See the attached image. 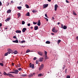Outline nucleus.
<instances>
[{
	"mask_svg": "<svg viewBox=\"0 0 78 78\" xmlns=\"http://www.w3.org/2000/svg\"><path fill=\"white\" fill-rule=\"evenodd\" d=\"M52 31L53 33H57L58 30H55V27H54L52 28Z\"/></svg>",
	"mask_w": 78,
	"mask_h": 78,
	"instance_id": "nucleus-1",
	"label": "nucleus"
},
{
	"mask_svg": "<svg viewBox=\"0 0 78 78\" xmlns=\"http://www.w3.org/2000/svg\"><path fill=\"white\" fill-rule=\"evenodd\" d=\"M58 6L57 4L55 5V11H56L57 10V9H58Z\"/></svg>",
	"mask_w": 78,
	"mask_h": 78,
	"instance_id": "nucleus-2",
	"label": "nucleus"
},
{
	"mask_svg": "<svg viewBox=\"0 0 78 78\" xmlns=\"http://www.w3.org/2000/svg\"><path fill=\"white\" fill-rule=\"evenodd\" d=\"M8 76H9V77H14V76L12 75V74H10L9 73H8Z\"/></svg>",
	"mask_w": 78,
	"mask_h": 78,
	"instance_id": "nucleus-3",
	"label": "nucleus"
},
{
	"mask_svg": "<svg viewBox=\"0 0 78 78\" xmlns=\"http://www.w3.org/2000/svg\"><path fill=\"white\" fill-rule=\"evenodd\" d=\"M48 6V4H44L43 5V8H47Z\"/></svg>",
	"mask_w": 78,
	"mask_h": 78,
	"instance_id": "nucleus-4",
	"label": "nucleus"
},
{
	"mask_svg": "<svg viewBox=\"0 0 78 78\" xmlns=\"http://www.w3.org/2000/svg\"><path fill=\"white\" fill-rule=\"evenodd\" d=\"M27 30V28H24L22 29V32L23 33H25V31Z\"/></svg>",
	"mask_w": 78,
	"mask_h": 78,
	"instance_id": "nucleus-5",
	"label": "nucleus"
},
{
	"mask_svg": "<svg viewBox=\"0 0 78 78\" xmlns=\"http://www.w3.org/2000/svg\"><path fill=\"white\" fill-rule=\"evenodd\" d=\"M37 25L38 26H40L41 25V21L40 20H38Z\"/></svg>",
	"mask_w": 78,
	"mask_h": 78,
	"instance_id": "nucleus-6",
	"label": "nucleus"
},
{
	"mask_svg": "<svg viewBox=\"0 0 78 78\" xmlns=\"http://www.w3.org/2000/svg\"><path fill=\"white\" fill-rule=\"evenodd\" d=\"M13 42H14V43H18L19 42V41L17 40H16L15 41H12Z\"/></svg>",
	"mask_w": 78,
	"mask_h": 78,
	"instance_id": "nucleus-7",
	"label": "nucleus"
},
{
	"mask_svg": "<svg viewBox=\"0 0 78 78\" xmlns=\"http://www.w3.org/2000/svg\"><path fill=\"white\" fill-rule=\"evenodd\" d=\"M38 29V26H36L34 27V30H37Z\"/></svg>",
	"mask_w": 78,
	"mask_h": 78,
	"instance_id": "nucleus-8",
	"label": "nucleus"
},
{
	"mask_svg": "<svg viewBox=\"0 0 78 78\" xmlns=\"http://www.w3.org/2000/svg\"><path fill=\"white\" fill-rule=\"evenodd\" d=\"M11 10L10 9H9L7 10V12L8 13V14H9V13H11Z\"/></svg>",
	"mask_w": 78,
	"mask_h": 78,
	"instance_id": "nucleus-9",
	"label": "nucleus"
},
{
	"mask_svg": "<svg viewBox=\"0 0 78 78\" xmlns=\"http://www.w3.org/2000/svg\"><path fill=\"white\" fill-rule=\"evenodd\" d=\"M16 33H21V31L20 30H16Z\"/></svg>",
	"mask_w": 78,
	"mask_h": 78,
	"instance_id": "nucleus-10",
	"label": "nucleus"
},
{
	"mask_svg": "<svg viewBox=\"0 0 78 78\" xmlns=\"http://www.w3.org/2000/svg\"><path fill=\"white\" fill-rule=\"evenodd\" d=\"M38 55H40L41 56H42V53L41 52H38Z\"/></svg>",
	"mask_w": 78,
	"mask_h": 78,
	"instance_id": "nucleus-11",
	"label": "nucleus"
},
{
	"mask_svg": "<svg viewBox=\"0 0 78 78\" xmlns=\"http://www.w3.org/2000/svg\"><path fill=\"white\" fill-rule=\"evenodd\" d=\"M39 61H40V62H42V61H43V58H40L39 60Z\"/></svg>",
	"mask_w": 78,
	"mask_h": 78,
	"instance_id": "nucleus-12",
	"label": "nucleus"
},
{
	"mask_svg": "<svg viewBox=\"0 0 78 78\" xmlns=\"http://www.w3.org/2000/svg\"><path fill=\"white\" fill-rule=\"evenodd\" d=\"M33 76V74L31 73L30 74H29L28 76L29 78H31Z\"/></svg>",
	"mask_w": 78,
	"mask_h": 78,
	"instance_id": "nucleus-13",
	"label": "nucleus"
},
{
	"mask_svg": "<svg viewBox=\"0 0 78 78\" xmlns=\"http://www.w3.org/2000/svg\"><path fill=\"white\" fill-rule=\"evenodd\" d=\"M18 72H19V70H18L17 69H16L15 71V73H16V74H17L18 73Z\"/></svg>",
	"mask_w": 78,
	"mask_h": 78,
	"instance_id": "nucleus-14",
	"label": "nucleus"
},
{
	"mask_svg": "<svg viewBox=\"0 0 78 78\" xmlns=\"http://www.w3.org/2000/svg\"><path fill=\"white\" fill-rule=\"evenodd\" d=\"M67 26L66 25H64L63 26V29H64V30H66V29H67Z\"/></svg>",
	"mask_w": 78,
	"mask_h": 78,
	"instance_id": "nucleus-15",
	"label": "nucleus"
},
{
	"mask_svg": "<svg viewBox=\"0 0 78 78\" xmlns=\"http://www.w3.org/2000/svg\"><path fill=\"white\" fill-rule=\"evenodd\" d=\"M9 20H10V17L7 18V19H6V20H5V21L6 22H7V21H9Z\"/></svg>",
	"mask_w": 78,
	"mask_h": 78,
	"instance_id": "nucleus-16",
	"label": "nucleus"
},
{
	"mask_svg": "<svg viewBox=\"0 0 78 78\" xmlns=\"http://www.w3.org/2000/svg\"><path fill=\"white\" fill-rule=\"evenodd\" d=\"M26 16H30V12H27Z\"/></svg>",
	"mask_w": 78,
	"mask_h": 78,
	"instance_id": "nucleus-17",
	"label": "nucleus"
},
{
	"mask_svg": "<svg viewBox=\"0 0 78 78\" xmlns=\"http://www.w3.org/2000/svg\"><path fill=\"white\" fill-rule=\"evenodd\" d=\"M20 43H21V44H23V43H24L25 42V40H23L21 41V42H19Z\"/></svg>",
	"mask_w": 78,
	"mask_h": 78,
	"instance_id": "nucleus-18",
	"label": "nucleus"
},
{
	"mask_svg": "<svg viewBox=\"0 0 78 78\" xmlns=\"http://www.w3.org/2000/svg\"><path fill=\"white\" fill-rule=\"evenodd\" d=\"M46 44H50V42L49 41H47L46 42Z\"/></svg>",
	"mask_w": 78,
	"mask_h": 78,
	"instance_id": "nucleus-19",
	"label": "nucleus"
},
{
	"mask_svg": "<svg viewBox=\"0 0 78 78\" xmlns=\"http://www.w3.org/2000/svg\"><path fill=\"white\" fill-rule=\"evenodd\" d=\"M73 14H74V15H75V16H76V13L75 12V11H73Z\"/></svg>",
	"mask_w": 78,
	"mask_h": 78,
	"instance_id": "nucleus-20",
	"label": "nucleus"
},
{
	"mask_svg": "<svg viewBox=\"0 0 78 78\" xmlns=\"http://www.w3.org/2000/svg\"><path fill=\"white\" fill-rule=\"evenodd\" d=\"M3 75H7L8 76V73H6L5 72H4V73H3Z\"/></svg>",
	"mask_w": 78,
	"mask_h": 78,
	"instance_id": "nucleus-21",
	"label": "nucleus"
},
{
	"mask_svg": "<svg viewBox=\"0 0 78 78\" xmlns=\"http://www.w3.org/2000/svg\"><path fill=\"white\" fill-rule=\"evenodd\" d=\"M37 12V11L36 10H32V12H33V13H35Z\"/></svg>",
	"mask_w": 78,
	"mask_h": 78,
	"instance_id": "nucleus-22",
	"label": "nucleus"
},
{
	"mask_svg": "<svg viewBox=\"0 0 78 78\" xmlns=\"http://www.w3.org/2000/svg\"><path fill=\"white\" fill-rule=\"evenodd\" d=\"M34 64H33L32 65V66H31V67L32 68V69H34Z\"/></svg>",
	"mask_w": 78,
	"mask_h": 78,
	"instance_id": "nucleus-23",
	"label": "nucleus"
},
{
	"mask_svg": "<svg viewBox=\"0 0 78 78\" xmlns=\"http://www.w3.org/2000/svg\"><path fill=\"white\" fill-rule=\"evenodd\" d=\"M18 9H22V7L21 6H19L17 7Z\"/></svg>",
	"mask_w": 78,
	"mask_h": 78,
	"instance_id": "nucleus-24",
	"label": "nucleus"
},
{
	"mask_svg": "<svg viewBox=\"0 0 78 78\" xmlns=\"http://www.w3.org/2000/svg\"><path fill=\"white\" fill-rule=\"evenodd\" d=\"M18 53V52H17V51H14V54H17Z\"/></svg>",
	"mask_w": 78,
	"mask_h": 78,
	"instance_id": "nucleus-25",
	"label": "nucleus"
},
{
	"mask_svg": "<svg viewBox=\"0 0 78 78\" xmlns=\"http://www.w3.org/2000/svg\"><path fill=\"white\" fill-rule=\"evenodd\" d=\"M17 15L19 17H20L21 16V15H20V13H18L17 14Z\"/></svg>",
	"mask_w": 78,
	"mask_h": 78,
	"instance_id": "nucleus-26",
	"label": "nucleus"
},
{
	"mask_svg": "<svg viewBox=\"0 0 78 78\" xmlns=\"http://www.w3.org/2000/svg\"><path fill=\"white\" fill-rule=\"evenodd\" d=\"M20 67V64H18L17 66H16V67Z\"/></svg>",
	"mask_w": 78,
	"mask_h": 78,
	"instance_id": "nucleus-27",
	"label": "nucleus"
},
{
	"mask_svg": "<svg viewBox=\"0 0 78 78\" xmlns=\"http://www.w3.org/2000/svg\"><path fill=\"white\" fill-rule=\"evenodd\" d=\"M32 66V64H31V63H30L29 64L30 68H31V67Z\"/></svg>",
	"mask_w": 78,
	"mask_h": 78,
	"instance_id": "nucleus-28",
	"label": "nucleus"
},
{
	"mask_svg": "<svg viewBox=\"0 0 78 78\" xmlns=\"http://www.w3.org/2000/svg\"><path fill=\"white\" fill-rule=\"evenodd\" d=\"M25 21H22V25H24V24H25Z\"/></svg>",
	"mask_w": 78,
	"mask_h": 78,
	"instance_id": "nucleus-29",
	"label": "nucleus"
},
{
	"mask_svg": "<svg viewBox=\"0 0 78 78\" xmlns=\"http://www.w3.org/2000/svg\"><path fill=\"white\" fill-rule=\"evenodd\" d=\"M8 51H12V50L11 49H8Z\"/></svg>",
	"mask_w": 78,
	"mask_h": 78,
	"instance_id": "nucleus-30",
	"label": "nucleus"
},
{
	"mask_svg": "<svg viewBox=\"0 0 78 78\" xmlns=\"http://www.w3.org/2000/svg\"><path fill=\"white\" fill-rule=\"evenodd\" d=\"M61 40H58V42H57L58 44H59L60 42H61Z\"/></svg>",
	"mask_w": 78,
	"mask_h": 78,
	"instance_id": "nucleus-31",
	"label": "nucleus"
},
{
	"mask_svg": "<svg viewBox=\"0 0 78 78\" xmlns=\"http://www.w3.org/2000/svg\"><path fill=\"white\" fill-rule=\"evenodd\" d=\"M26 6L27 8H29V5H27L26 4L25 5Z\"/></svg>",
	"mask_w": 78,
	"mask_h": 78,
	"instance_id": "nucleus-32",
	"label": "nucleus"
},
{
	"mask_svg": "<svg viewBox=\"0 0 78 78\" xmlns=\"http://www.w3.org/2000/svg\"><path fill=\"white\" fill-rule=\"evenodd\" d=\"M43 68H42V67H41V66L40 67V68H39V70H42Z\"/></svg>",
	"mask_w": 78,
	"mask_h": 78,
	"instance_id": "nucleus-33",
	"label": "nucleus"
},
{
	"mask_svg": "<svg viewBox=\"0 0 78 78\" xmlns=\"http://www.w3.org/2000/svg\"><path fill=\"white\" fill-rule=\"evenodd\" d=\"M30 52V50L27 49L26 51V53H29Z\"/></svg>",
	"mask_w": 78,
	"mask_h": 78,
	"instance_id": "nucleus-34",
	"label": "nucleus"
},
{
	"mask_svg": "<svg viewBox=\"0 0 78 78\" xmlns=\"http://www.w3.org/2000/svg\"><path fill=\"white\" fill-rule=\"evenodd\" d=\"M0 66H3V64L2 63H0Z\"/></svg>",
	"mask_w": 78,
	"mask_h": 78,
	"instance_id": "nucleus-35",
	"label": "nucleus"
},
{
	"mask_svg": "<svg viewBox=\"0 0 78 78\" xmlns=\"http://www.w3.org/2000/svg\"><path fill=\"white\" fill-rule=\"evenodd\" d=\"M21 76H27V75L26 74H23L21 75Z\"/></svg>",
	"mask_w": 78,
	"mask_h": 78,
	"instance_id": "nucleus-36",
	"label": "nucleus"
},
{
	"mask_svg": "<svg viewBox=\"0 0 78 78\" xmlns=\"http://www.w3.org/2000/svg\"><path fill=\"white\" fill-rule=\"evenodd\" d=\"M45 59H48V57H47V55H45Z\"/></svg>",
	"mask_w": 78,
	"mask_h": 78,
	"instance_id": "nucleus-37",
	"label": "nucleus"
},
{
	"mask_svg": "<svg viewBox=\"0 0 78 78\" xmlns=\"http://www.w3.org/2000/svg\"><path fill=\"white\" fill-rule=\"evenodd\" d=\"M44 64H42L40 66V67H42V68H43V67H44Z\"/></svg>",
	"mask_w": 78,
	"mask_h": 78,
	"instance_id": "nucleus-38",
	"label": "nucleus"
},
{
	"mask_svg": "<svg viewBox=\"0 0 78 78\" xmlns=\"http://www.w3.org/2000/svg\"><path fill=\"white\" fill-rule=\"evenodd\" d=\"M8 55V53H6L5 54V56H7Z\"/></svg>",
	"mask_w": 78,
	"mask_h": 78,
	"instance_id": "nucleus-39",
	"label": "nucleus"
},
{
	"mask_svg": "<svg viewBox=\"0 0 78 78\" xmlns=\"http://www.w3.org/2000/svg\"><path fill=\"white\" fill-rule=\"evenodd\" d=\"M45 16H46V17H47V18H48V17L47 16V15L46 14H45Z\"/></svg>",
	"mask_w": 78,
	"mask_h": 78,
	"instance_id": "nucleus-40",
	"label": "nucleus"
},
{
	"mask_svg": "<svg viewBox=\"0 0 78 78\" xmlns=\"http://www.w3.org/2000/svg\"><path fill=\"white\" fill-rule=\"evenodd\" d=\"M44 53H45V55H47V52L46 51H45L44 52Z\"/></svg>",
	"mask_w": 78,
	"mask_h": 78,
	"instance_id": "nucleus-41",
	"label": "nucleus"
},
{
	"mask_svg": "<svg viewBox=\"0 0 78 78\" xmlns=\"http://www.w3.org/2000/svg\"><path fill=\"white\" fill-rule=\"evenodd\" d=\"M38 76H42V74H38Z\"/></svg>",
	"mask_w": 78,
	"mask_h": 78,
	"instance_id": "nucleus-42",
	"label": "nucleus"
},
{
	"mask_svg": "<svg viewBox=\"0 0 78 78\" xmlns=\"http://www.w3.org/2000/svg\"><path fill=\"white\" fill-rule=\"evenodd\" d=\"M66 78H70V76H66Z\"/></svg>",
	"mask_w": 78,
	"mask_h": 78,
	"instance_id": "nucleus-43",
	"label": "nucleus"
},
{
	"mask_svg": "<svg viewBox=\"0 0 78 78\" xmlns=\"http://www.w3.org/2000/svg\"><path fill=\"white\" fill-rule=\"evenodd\" d=\"M38 63H39V61L37 60H36V64H38Z\"/></svg>",
	"mask_w": 78,
	"mask_h": 78,
	"instance_id": "nucleus-44",
	"label": "nucleus"
},
{
	"mask_svg": "<svg viewBox=\"0 0 78 78\" xmlns=\"http://www.w3.org/2000/svg\"><path fill=\"white\" fill-rule=\"evenodd\" d=\"M18 70L20 71V70H22V68H20L19 69H18Z\"/></svg>",
	"mask_w": 78,
	"mask_h": 78,
	"instance_id": "nucleus-45",
	"label": "nucleus"
},
{
	"mask_svg": "<svg viewBox=\"0 0 78 78\" xmlns=\"http://www.w3.org/2000/svg\"><path fill=\"white\" fill-rule=\"evenodd\" d=\"M9 73H15V72H10Z\"/></svg>",
	"mask_w": 78,
	"mask_h": 78,
	"instance_id": "nucleus-46",
	"label": "nucleus"
},
{
	"mask_svg": "<svg viewBox=\"0 0 78 78\" xmlns=\"http://www.w3.org/2000/svg\"><path fill=\"white\" fill-rule=\"evenodd\" d=\"M33 24H34V25H36V24H37V23H36L35 22H33Z\"/></svg>",
	"mask_w": 78,
	"mask_h": 78,
	"instance_id": "nucleus-47",
	"label": "nucleus"
},
{
	"mask_svg": "<svg viewBox=\"0 0 78 78\" xmlns=\"http://www.w3.org/2000/svg\"><path fill=\"white\" fill-rule=\"evenodd\" d=\"M63 24H61V28H63Z\"/></svg>",
	"mask_w": 78,
	"mask_h": 78,
	"instance_id": "nucleus-48",
	"label": "nucleus"
},
{
	"mask_svg": "<svg viewBox=\"0 0 78 78\" xmlns=\"http://www.w3.org/2000/svg\"><path fill=\"white\" fill-rule=\"evenodd\" d=\"M13 38L14 39H17V37L16 36H14L13 37Z\"/></svg>",
	"mask_w": 78,
	"mask_h": 78,
	"instance_id": "nucleus-49",
	"label": "nucleus"
},
{
	"mask_svg": "<svg viewBox=\"0 0 78 78\" xmlns=\"http://www.w3.org/2000/svg\"><path fill=\"white\" fill-rule=\"evenodd\" d=\"M44 19H46V21H48V19H47V18H44Z\"/></svg>",
	"mask_w": 78,
	"mask_h": 78,
	"instance_id": "nucleus-50",
	"label": "nucleus"
},
{
	"mask_svg": "<svg viewBox=\"0 0 78 78\" xmlns=\"http://www.w3.org/2000/svg\"><path fill=\"white\" fill-rule=\"evenodd\" d=\"M2 2H1V1H0V6H2Z\"/></svg>",
	"mask_w": 78,
	"mask_h": 78,
	"instance_id": "nucleus-51",
	"label": "nucleus"
},
{
	"mask_svg": "<svg viewBox=\"0 0 78 78\" xmlns=\"http://www.w3.org/2000/svg\"><path fill=\"white\" fill-rule=\"evenodd\" d=\"M36 59H37V58L36 57H34V60H36Z\"/></svg>",
	"mask_w": 78,
	"mask_h": 78,
	"instance_id": "nucleus-52",
	"label": "nucleus"
},
{
	"mask_svg": "<svg viewBox=\"0 0 78 78\" xmlns=\"http://www.w3.org/2000/svg\"><path fill=\"white\" fill-rule=\"evenodd\" d=\"M66 2L67 3H69V1H68L67 0H66Z\"/></svg>",
	"mask_w": 78,
	"mask_h": 78,
	"instance_id": "nucleus-53",
	"label": "nucleus"
},
{
	"mask_svg": "<svg viewBox=\"0 0 78 78\" xmlns=\"http://www.w3.org/2000/svg\"><path fill=\"white\" fill-rule=\"evenodd\" d=\"M27 26H28V27H30V23H28L27 24Z\"/></svg>",
	"mask_w": 78,
	"mask_h": 78,
	"instance_id": "nucleus-54",
	"label": "nucleus"
},
{
	"mask_svg": "<svg viewBox=\"0 0 78 78\" xmlns=\"http://www.w3.org/2000/svg\"><path fill=\"white\" fill-rule=\"evenodd\" d=\"M2 26V23H0V27H1Z\"/></svg>",
	"mask_w": 78,
	"mask_h": 78,
	"instance_id": "nucleus-55",
	"label": "nucleus"
},
{
	"mask_svg": "<svg viewBox=\"0 0 78 78\" xmlns=\"http://www.w3.org/2000/svg\"><path fill=\"white\" fill-rule=\"evenodd\" d=\"M65 66L64 65H63V67L62 68V69H64V68H65Z\"/></svg>",
	"mask_w": 78,
	"mask_h": 78,
	"instance_id": "nucleus-56",
	"label": "nucleus"
},
{
	"mask_svg": "<svg viewBox=\"0 0 78 78\" xmlns=\"http://www.w3.org/2000/svg\"><path fill=\"white\" fill-rule=\"evenodd\" d=\"M9 5V3H8L7 4H6V6H8V5Z\"/></svg>",
	"mask_w": 78,
	"mask_h": 78,
	"instance_id": "nucleus-57",
	"label": "nucleus"
},
{
	"mask_svg": "<svg viewBox=\"0 0 78 78\" xmlns=\"http://www.w3.org/2000/svg\"><path fill=\"white\" fill-rule=\"evenodd\" d=\"M65 73H67V69H66L65 70Z\"/></svg>",
	"mask_w": 78,
	"mask_h": 78,
	"instance_id": "nucleus-58",
	"label": "nucleus"
},
{
	"mask_svg": "<svg viewBox=\"0 0 78 78\" xmlns=\"http://www.w3.org/2000/svg\"><path fill=\"white\" fill-rule=\"evenodd\" d=\"M52 35H55V34L53 33H51Z\"/></svg>",
	"mask_w": 78,
	"mask_h": 78,
	"instance_id": "nucleus-59",
	"label": "nucleus"
},
{
	"mask_svg": "<svg viewBox=\"0 0 78 78\" xmlns=\"http://www.w3.org/2000/svg\"><path fill=\"white\" fill-rule=\"evenodd\" d=\"M16 69H13V71H14V72H15V71L16 70Z\"/></svg>",
	"mask_w": 78,
	"mask_h": 78,
	"instance_id": "nucleus-60",
	"label": "nucleus"
},
{
	"mask_svg": "<svg viewBox=\"0 0 78 78\" xmlns=\"http://www.w3.org/2000/svg\"><path fill=\"white\" fill-rule=\"evenodd\" d=\"M12 65L14 66V64L13 63H12Z\"/></svg>",
	"mask_w": 78,
	"mask_h": 78,
	"instance_id": "nucleus-61",
	"label": "nucleus"
},
{
	"mask_svg": "<svg viewBox=\"0 0 78 78\" xmlns=\"http://www.w3.org/2000/svg\"><path fill=\"white\" fill-rule=\"evenodd\" d=\"M52 19H53V20H54L55 19V18H54V17H52Z\"/></svg>",
	"mask_w": 78,
	"mask_h": 78,
	"instance_id": "nucleus-62",
	"label": "nucleus"
},
{
	"mask_svg": "<svg viewBox=\"0 0 78 78\" xmlns=\"http://www.w3.org/2000/svg\"><path fill=\"white\" fill-rule=\"evenodd\" d=\"M35 74H36V73H33V75H35Z\"/></svg>",
	"mask_w": 78,
	"mask_h": 78,
	"instance_id": "nucleus-63",
	"label": "nucleus"
},
{
	"mask_svg": "<svg viewBox=\"0 0 78 78\" xmlns=\"http://www.w3.org/2000/svg\"><path fill=\"white\" fill-rule=\"evenodd\" d=\"M33 27H30V29H33Z\"/></svg>",
	"mask_w": 78,
	"mask_h": 78,
	"instance_id": "nucleus-64",
	"label": "nucleus"
}]
</instances>
